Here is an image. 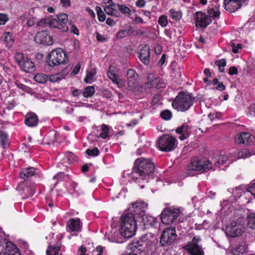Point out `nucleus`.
<instances>
[{
    "label": "nucleus",
    "mask_w": 255,
    "mask_h": 255,
    "mask_svg": "<svg viewBox=\"0 0 255 255\" xmlns=\"http://www.w3.org/2000/svg\"><path fill=\"white\" fill-rule=\"evenodd\" d=\"M216 89L217 90L222 91L225 89V86L223 83H221L219 84V85L216 87Z\"/></svg>",
    "instance_id": "64"
},
{
    "label": "nucleus",
    "mask_w": 255,
    "mask_h": 255,
    "mask_svg": "<svg viewBox=\"0 0 255 255\" xmlns=\"http://www.w3.org/2000/svg\"><path fill=\"white\" fill-rule=\"evenodd\" d=\"M154 169L155 165L151 159L139 158L135 160L129 177L137 183L147 182L152 178Z\"/></svg>",
    "instance_id": "1"
},
{
    "label": "nucleus",
    "mask_w": 255,
    "mask_h": 255,
    "mask_svg": "<svg viewBox=\"0 0 255 255\" xmlns=\"http://www.w3.org/2000/svg\"><path fill=\"white\" fill-rule=\"evenodd\" d=\"M247 190L249 193V196L250 193H251V195L255 197V180L250 183L249 187L247 188Z\"/></svg>",
    "instance_id": "46"
},
{
    "label": "nucleus",
    "mask_w": 255,
    "mask_h": 255,
    "mask_svg": "<svg viewBox=\"0 0 255 255\" xmlns=\"http://www.w3.org/2000/svg\"><path fill=\"white\" fill-rule=\"evenodd\" d=\"M175 131L176 133L180 134L179 138L181 140L187 138L191 132V127L187 123L183 124L180 127H178Z\"/></svg>",
    "instance_id": "16"
},
{
    "label": "nucleus",
    "mask_w": 255,
    "mask_h": 255,
    "mask_svg": "<svg viewBox=\"0 0 255 255\" xmlns=\"http://www.w3.org/2000/svg\"><path fill=\"white\" fill-rule=\"evenodd\" d=\"M231 46L232 48V52L234 53H237L240 50L242 49V45L240 43L236 44L235 42L231 43Z\"/></svg>",
    "instance_id": "47"
},
{
    "label": "nucleus",
    "mask_w": 255,
    "mask_h": 255,
    "mask_svg": "<svg viewBox=\"0 0 255 255\" xmlns=\"http://www.w3.org/2000/svg\"><path fill=\"white\" fill-rule=\"evenodd\" d=\"M128 32L127 30H123L119 31L117 34V37L118 39H122L128 36Z\"/></svg>",
    "instance_id": "53"
},
{
    "label": "nucleus",
    "mask_w": 255,
    "mask_h": 255,
    "mask_svg": "<svg viewBox=\"0 0 255 255\" xmlns=\"http://www.w3.org/2000/svg\"><path fill=\"white\" fill-rule=\"evenodd\" d=\"M35 169L33 167H28L23 169L20 173V176L22 179H26L28 177L35 174Z\"/></svg>",
    "instance_id": "27"
},
{
    "label": "nucleus",
    "mask_w": 255,
    "mask_h": 255,
    "mask_svg": "<svg viewBox=\"0 0 255 255\" xmlns=\"http://www.w3.org/2000/svg\"><path fill=\"white\" fill-rule=\"evenodd\" d=\"M134 22L135 23H145L141 17L138 15H135V18L134 19Z\"/></svg>",
    "instance_id": "63"
},
{
    "label": "nucleus",
    "mask_w": 255,
    "mask_h": 255,
    "mask_svg": "<svg viewBox=\"0 0 255 255\" xmlns=\"http://www.w3.org/2000/svg\"><path fill=\"white\" fill-rule=\"evenodd\" d=\"M11 33L9 32H5L3 35L4 40L7 44V46L8 47L11 46L13 42V39L11 37Z\"/></svg>",
    "instance_id": "37"
},
{
    "label": "nucleus",
    "mask_w": 255,
    "mask_h": 255,
    "mask_svg": "<svg viewBox=\"0 0 255 255\" xmlns=\"http://www.w3.org/2000/svg\"><path fill=\"white\" fill-rule=\"evenodd\" d=\"M95 88L93 86H87L85 87L83 91H82V95L84 97H91L95 93Z\"/></svg>",
    "instance_id": "31"
},
{
    "label": "nucleus",
    "mask_w": 255,
    "mask_h": 255,
    "mask_svg": "<svg viewBox=\"0 0 255 255\" xmlns=\"http://www.w3.org/2000/svg\"><path fill=\"white\" fill-rule=\"evenodd\" d=\"M138 222H142L147 227H154L156 223L157 219L148 215L144 214L138 218Z\"/></svg>",
    "instance_id": "23"
},
{
    "label": "nucleus",
    "mask_w": 255,
    "mask_h": 255,
    "mask_svg": "<svg viewBox=\"0 0 255 255\" xmlns=\"http://www.w3.org/2000/svg\"><path fill=\"white\" fill-rule=\"evenodd\" d=\"M96 10L97 13L99 20L101 22H103L106 19V15L100 6L96 7Z\"/></svg>",
    "instance_id": "42"
},
{
    "label": "nucleus",
    "mask_w": 255,
    "mask_h": 255,
    "mask_svg": "<svg viewBox=\"0 0 255 255\" xmlns=\"http://www.w3.org/2000/svg\"><path fill=\"white\" fill-rule=\"evenodd\" d=\"M70 29L72 32L78 35H79V30L76 26L73 24H71Z\"/></svg>",
    "instance_id": "61"
},
{
    "label": "nucleus",
    "mask_w": 255,
    "mask_h": 255,
    "mask_svg": "<svg viewBox=\"0 0 255 255\" xmlns=\"http://www.w3.org/2000/svg\"><path fill=\"white\" fill-rule=\"evenodd\" d=\"M177 235L174 228H165L160 237V244L162 246L171 245L176 239Z\"/></svg>",
    "instance_id": "12"
},
{
    "label": "nucleus",
    "mask_w": 255,
    "mask_h": 255,
    "mask_svg": "<svg viewBox=\"0 0 255 255\" xmlns=\"http://www.w3.org/2000/svg\"><path fill=\"white\" fill-rule=\"evenodd\" d=\"M201 241L199 236H195L191 242H189L188 244H192V245H198V243Z\"/></svg>",
    "instance_id": "57"
},
{
    "label": "nucleus",
    "mask_w": 255,
    "mask_h": 255,
    "mask_svg": "<svg viewBox=\"0 0 255 255\" xmlns=\"http://www.w3.org/2000/svg\"><path fill=\"white\" fill-rule=\"evenodd\" d=\"M128 84L130 87H134L138 80V75L135 71L132 69H129L128 70L127 73Z\"/></svg>",
    "instance_id": "21"
},
{
    "label": "nucleus",
    "mask_w": 255,
    "mask_h": 255,
    "mask_svg": "<svg viewBox=\"0 0 255 255\" xmlns=\"http://www.w3.org/2000/svg\"><path fill=\"white\" fill-rule=\"evenodd\" d=\"M8 20V18L6 14L0 13V25H4Z\"/></svg>",
    "instance_id": "56"
},
{
    "label": "nucleus",
    "mask_w": 255,
    "mask_h": 255,
    "mask_svg": "<svg viewBox=\"0 0 255 255\" xmlns=\"http://www.w3.org/2000/svg\"><path fill=\"white\" fill-rule=\"evenodd\" d=\"M120 232L122 236L128 238L134 235L136 230V222L138 218L128 210L121 216Z\"/></svg>",
    "instance_id": "2"
},
{
    "label": "nucleus",
    "mask_w": 255,
    "mask_h": 255,
    "mask_svg": "<svg viewBox=\"0 0 255 255\" xmlns=\"http://www.w3.org/2000/svg\"><path fill=\"white\" fill-rule=\"evenodd\" d=\"M184 249L191 255H204L202 246L199 245H192V244H187L184 247Z\"/></svg>",
    "instance_id": "20"
},
{
    "label": "nucleus",
    "mask_w": 255,
    "mask_h": 255,
    "mask_svg": "<svg viewBox=\"0 0 255 255\" xmlns=\"http://www.w3.org/2000/svg\"><path fill=\"white\" fill-rule=\"evenodd\" d=\"M0 142L1 145L4 147L8 143L7 135L5 132L2 130H0Z\"/></svg>",
    "instance_id": "41"
},
{
    "label": "nucleus",
    "mask_w": 255,
    "mask_h": 255,
    "mask_svg": "<svg viewBox=\"0 0 255 255\" xmlns=\"http://www.w3.org/2000/svg\"><path fill=\"white\" fill-rule=\"evenodd\" d=\"M252 141L251 135L248 132H241L235 137V142L237 144L250 145Z\"/></svg>",
    "instance_id": "19"
},
{
    "label": "nucleus",
    "mask_w": 255,
    "mask_h": 255,
    "mask_svg": "<svg viewBox=\"0 0 255 255\" xmlns=\"http://www.w3.org/2000/svg\"><path fill=\"white\" fill-rule=\"evenodd\" d=\"M57 19L51 17H48L41 19L38 22V26L48 25L52 27L57 28L60 29L62 32H67L68 30V27L67 23L68 21V17L67 14L61 13L57 15Z\"/></svg>",
    "instance_id": "5"
},
{
    "label": "nucleus",
    "mask_w": 255,
    "mask_h": 255,
    "mask_svg": "<svg viewBox=\"0 0 255 255\" xmlns=\"http://www.w3.org/2000/svg\"><path fill=\"white\" fill-rule=\"evenodd\" d=\"M177 144V141L174 137L165 134L159 138L158 147L163 151H170L175 149Z\"/></svg>",
    "instance_id": "9"
},
{
    "label": "nucleus",
    "mask_w": 255,
    "mask_h": 255,
    "mask_svg": "<svg viewBox=\"0 0 255 255\" xmlns=\"http://www.w3.org/2000/svg\"><path fill=\"white\" fill-rule=\"evenodd\" d=\"M104 10L106 12V13L108 15L114 16L115 17L119 16V13L118 11L112 7L110 6H106L104 8Z\"/></svg>",
    "instance_id": "35"
},
{
    "label": "nucleus",
    "mask_w": 255,
    "mask_h": 255,
    "mask_svg": "<svg viewBox=\"0 0 255 255\" xmlns=\"http://www.w3.org/2000/svg\"><path fill=\"white\" fill-rule=\"evenodd\" d=\"M11 245L12 246V248L14 249L15 250H13V253H7L5 252L0 253V255H20L19 253L17 252V249L14 246L11 242H8L7 243V245Z\"/></svg>",
    "instance_id": "51"
},
{
    "label": "nucleus",
    "mask_w": 255,
    "mask_h": 255,
    "mask_svg": "<svg viewBox=\"0 0 255 255\" xmlns=\"http://www.w3.org/2000/svg\"><path fill=\"white\" fill-rule=\"evenodd\" d=\"M107 76L114 83L117 85L121 84L122 80L118 77L116 73V68L114 66H111L110 67L109 70L107 73Z\"/></svg>",
    "instance_id": "25"
},
{
    "label": "nucleus",
    "mask_w": 255,
    "mask_h": 255,
    "mask_svg": "<svg viewBox=\"0 0 255 255\" xmlns=\"http://www.w3.org/2000/svg\"><path fill=\"white\" fill-rule=\"evenodd\" d=\"M243 218H240L238 222H234L226 227L227 234L233 238L240 236L244 232V227L242 223L243 221Z\"/></svg>",
    "instance_id": "11"
},
{
    "label": "nucleus",
    "mask_w": 255,
    "mask_h": 255,
    "mask_svg": "<svg viewBox=\"0 0 255 255\" xmlns=\"http://www.w3.org/2000/svg\"><path fill=\"white\" fill-rule=\"evenodd\" d=\"M147 207V204L142 201H137L132 204V206L129 208L128 211L134 214L138 218L141 215L145 214L144 211Z\"/></svg>",
    "instance_id": "13"
},
{
    "label": "nucleus",
    "mask_w": 255,
    "mask_h": 255,
    "mask_svg": "<svg viewBox=\"0 0 255 255\" xmlns=\"http://www.w3.org/2000/svg\"><path fill=\"white\" fill-rule=\"evenodd\" d=\"M80 68H81V65L79 63L73 68V70L72 71V73L74 74V75L78 74L79 73V72Z\"/></svg>",
    "instance_id": "59"
},
{
    "label": "nucleus",
    "mask_w": 255,
    "mask_h": 255,
    "mask_svg": "<svg viewBox=\"0 0 255 255\" xmlns=\"http://www.w3.org/2000/svg\"><path fill=\"white\" fill-rule=\"evenodd\" d=\"M158 24L162 27H165L167 25V17L165 15H161L158 20Z\"/></svg>",
    "instance_id": "45"
},
{
    "label": "nucleus",
    "mask_w": 255,
    "mask_h": 255,
    "mask_svg": "<svg viewBox=\"0 0 255 255\" xmlns=\"http://www.w3.org/2000/svg\"><path fill=\"white\" fill-rule=\"evenodd\" d=\"M87 76L84 79V81L87 84H91L96 80L95 76L97 73L96 70L94 68L90 70H87Z\"/></svg>",
    "instance_id": "28"
},
{
    "label": "nucleus",
    "mask_w": 255,
    "mask_h": 255,
    "mask_svg": "<svg viewBox=\"0 0 255 255\" xmlns=\"http://www.w3.org/2000/svg\"><path fill=\"white\" fill-rule=\"evenodd\" d=\"M34 79L36 82L43 84L47 81L48 77L44 74L38 73L35 76Z\"/></svg>",
    "instance_id": "36"
},
{
    "label": "nucleus",
    "mask_w": 255,
    "mask_h": 255,
    "mask_svg": "<svg viewBox=\"0 0 255 255\" xmlns=\"http://www.w3.org/2000/svg\"><path fill=\"white\" fill-rule=\"evenodd\" d=\"M27 57L25 56L22 53L17 52L14 55V59L18 65L21 68L22 65L24 63L26 59H27Z\"/></svg>",
    "instance_id": "29"
},
{
    "label": "nucleus",
    "mask_w": 255,
    "mask_h": 255,
    "mask_svg": "<svg viewBox=\"0 0 255 255\" xmlns=\"http://www.w3.org/2000/svg\"><path fill=\"white\" fill-rule=\"evenodd\" d=\"M20 69L25 72L31 73L35 71V67L34 63L29 58H27L22 65Z\"/></svg>",
    "instance_id": "26"
},
{
    "label": "nucleus",
    "mask_w": 255,
    "mask_h": 255,
    "mask_svg": "<svg viewBox=\"0 0 255 255\" xmlns=\"http://www.w3.org/2000/svg\"><path fill=\"white\" fill-rule=\"evenodd\" d=\"M228 160L229 157L227 155L221 154L217 159H213L211 162L208 160H194L191 162L188 168L190 170L205 172L212 168V162L215 165L217 166L224 164Z\"/></svg>",
    "instance_id": "4"
},
{
    "label": "nucleus",
    "mask_w": 255,
    "mask_h": 255,
    "mask_svg": "<svg viewBox=\"0 0 255 255\" xmlns=\"http://www.w3.org/2000/svg\"><path fill=\"white\" fill-rule=\"evenodd\" d=\"M59 250V247L49 246L46 251V254L47 255H51L52 254V252H53L52 255H58Z\"/></svg>",
    "instance_id": "44"
},
{
    "label": "nucleus",
    "mask_w": 255,
    "mask_h": 255,
    "mask_svg": "<svg viewBox=\"0 0 255 255\" xmlns=\"http://www.w3.org/2000/svg\"><path fill=\"white\" fill-rule=\"evenodd\" d=\"M102 132H101L99 135V137H101L103 139H106L107 138L110 137L109 134V127L105 124H103L102 127Z\"/></svg>",
    "instance_id": "34"
},
{
    "label": "nucleus",
    "mask_w": 255,
    "mask_h": 255,
    "mask_svg": "<svg viewBox=\"0 0 255 255\" xmlns=\"http://www.w3.org/2000/svg\"><path fill=\"white\" fill-rule=\"evenodd\" d=\"M62 78V75L60 73H57L56 74L52 75L50 77V81L52 82H55Z\"/></svg>",
    "instance_id": "54"
},
{
    "label": "nucleus",
    "mask_w": 255,
    "mask_h": 255,
    "mask_svg": "<svg viewBox=\"0 0 255 255\" xmlns=\"http://www.w3.org/2000/svg\"><path fill=\"white\" fill-rule=\"evenodd\" d=\"M160 80L158 78H155L151 81H149V85L150 87H155L156 88H159L161 87V86L158 85V83H159Z\"/></svg>",
    "instance_id": "52"
},
{
    "label": "nucleus",
    "mask_w": 255,
    "mask_h": 255,
    "mask_svg": "<svg viewBox=\"0 0 255 255\" xmlns=\"http://www.w3.org/2000/svg\"><path fill=\"white\" fill-rule=\"evenodd\" d=\"M47 58L48 65L52 67L66 64L68 61L66 54L61 48L53 50L48 54Z\"/></svg>",
    "instance_id": "8"
},
{
    "label": "nucleus",
    "mask_w": 255,
    "mask_h": 255,
    "mask_svg": "<svg viewBox=\"0 0 255 255\" xmlns=\"http://www.w3.org/2000/svg\"><path fill=\"white\" fill-rule=\"evenodd\" d=\"M252 154L247 149H244L240 151L238 153L239 158H246L250 157Z\"/></svg>",
    "instance_id": "49"
},
{
    "label": "nucleus",
    "mask_w": 255,
    "mask_h": 255,
    "mask_svg": "<svg viewBox=\"0 0 255 255\" xmlns=\"http://www.w3.org/2000/svg\"><path fill=\"white\" fill-rule=\"evenodd\" d=\"M157 241L151 234L146 235V237H143L140 240L133 242L130 245V248L134 252H151L155 248Z\"/></svg>",
    "instance_id": "6"
},
{
    "label": "nucleus",
    "mask_w": 255,
    "mask_h": 255,
    "mask_svg": "<svg viewBox=\"0 0 255 255\" xmlns=\"http://www.w3.org/2000/svg\"><path fill=\"white\" fill-rule=\"evenodd\" d=\"M97 40L100 42H104L108 40V38L105 35L100 34L98 32H96Z\"/></svg>",
    "instance_id": "55"
},
{
    "label": "nucleus",
    "mask_w": 255,
    "mask_h": 255,
    "mask_svg": "<svg viewBox=\"0 0 255 255\" xmlns=\"http://www.w3.org/2000/svg\"><path fill=\"white\" fill-rule=\"evenodd\" d=\"M67 230L70 232H79L82 229V223L80 220L77 219H70L67 224Z\"/></svg>",
    "instance_id": "18"
},
{
    "label": "nucleus",
    "mask_w": 255,
    "mask_h": 255,
    "mask_svg": "<svg viewBox=\"0 0 255 255\" xmlns=\"http://www.w3.org/2000/svg\"><path fill=\"white\" fill-rule=\"evenodd\" d=\"M215 65L218 67V69L220 72H223L224 71V68L226 65V61L225 59H222L220 60L215 61Z\"/></svg>",
    "instance_id": "43"
},
{
    "label": "nucleus",
    "mask_w": 255,
    "mask_h": 255,
    "mask_svg": "<svg viewBox=\"0 0 255 255\" xmlns=\"http://www.w3.org/2000/svg\"><path fill=\"white\" fill-rule=\"evenodd\" d=\"M165 57H166L165 54H163L162 55L161 58L160 59V60H159V61L158 62V65L159 67H161L165 63Z\"/></svg>",
    "instance_id": "60"
},
{
    "label": "nucleus",
    "mask_w": 255,
    "mask_h": 255,
    "mask_svg": "<svg viewBox=\"0 0 255 255\" xmlns=\"http://www.w3.org/2000/svg\"><path fill=\"white\" fill-rule=\"evenodd\" d=\"M180 214L178 209L166 208L161 213V220L164 224L169 225L173 223Z\"/></svg>",
    "instance_id": "10"
},
{
    "label": "nucleus",
    "mask_w": 255,
    "mask_h": 255,
    "mask_svg": "<svg viewBox=\"0 0 255 255\" xmlns=\"http://www.w3.org/2000/svg\"><path fill=\"white\" fill-rule=\"evenodd\" d=\"M194 98L191 94L180 92L172 101V106L174 109L180 112H185L193 105Z\"/></svg>",
    "instance_id": "7"
},
{
    "label": "nucleus",
    "mask_w": 255,
    "mask_h": 255,
    "mask_svg": "<svg viewBox=\"0 0 255 255\" xmlns=\"http://www.w3.org/2000/svg\"><path fill=\"white\" fill-rule=\"evenodd\" d=\"M69 175L68 174L65 175L63 172H60L56 174L54 176H53V180H56V182L54 184V186L56 185V184H57L58 182L59 181H61L62 180L66 179H69Z\"/></svg>",
    "instance_id": "39"
},
{
    "label": "nucleus",
    "mask_w": 255,
    "mask_h": 255,
    "mask_svg": "<svg viewBox=\"0 0 255 255\" xmlns=\"http://www.w3.org/2000/svg\"><path fill=\"white\" fill-rule=\"evenodd\" d=\"M214 3H215V4L212 3L209 6L208 15L201 11L196 12V24L197 26L205 27L211 23V17L214 19L219 18L220 14V4L216 1H215Z\"/></svg>",
    "instance_id": "3"
},
{
    "label": "nucleus",
    "mask_w": 255,
    "mask_h": 255,
    "mask_svg": "<svg viewBox=\"0 0 255 255\" xmlns=\"http://www.w3.org/2000/svg\"><path fill=\"white\" fill-rule=\"evenodd\" d=\"M38 119L37 115L33 113H28L25 118V124L28 127H35L37 125Z\"/></svg>",
    "instance_id": "24"
},
{
    "label": "nucleus",
    "mask_w": 255,
    "mask_h": 255,
    "mask_svg": "<svg viewBox=\"0 0 255 255\" xmlns=\"http://www.w3.org/2000/svg\"><path fill=\"white\" fill-rule=\"evenodd\" d=\"M139 59L145 65H148L150 59V48L148 45H144L140 49Z\"/></svg>",
    "instance_id": "22"
},
{
    "label": "nucleus",
    "mask_w": 255,
    "mask_h": 255,
    "mask_svg": "<svg viewBox=\"0 0 255 255\" xmlns=\"http://www.w3.org/2000/svg\"><path fill=\"white\" fill-rule=\"evenodd\" d=\"M86 153L89 155L95 156H97V155H99V150L98 149V148L95 147V148H93L92 149H88L86 150Z\"/></svg>",
    "instance_id": "50"
},
{
    "label": "nucleus",
    "mask_w": 255,
    "mask_h": 255,
    "mask_svg": "<svg viewBox=\"0 0 255 255\" xmlns=\"http://www.w3.org/2000/svg\"><path fill=\"white\" fill-rule=\"evenodd\" d=\"M248 226L251 229H255V213H251L247 217Z\"/></svg>",
    "instance_id": "32"
},
{
    "label": "nucleus",
    "mask_w": 255,
    "mask_h": 255,
    "mask_svg": "<svg viewBox=\"0 0 255 255\" xmlns=\"http://www.w3.org/2000/svg\"><path fill=\"white\" fill-rule=\"evenodd\" d=\"M229 74L231 75L237 74L238 68L235 66H232L230 67L229 70Z\"/></svg>",
    "instance_id": "58"
},
{
    "label": "nucleus",
    "mask_w": 255,
    "mask_h": 255,
    "mask_svg": "<svg viewBox=\"0 0 255 255\" xmlns=\"http://www.w3.org/2000/svg\"><path fill=\"white\" fill-rule=\"evenodd\" d=\"M117 7L123 14L128 15H130L131 14V10L130 8L125 5H121L118 4L117 5Z\"/></svg>",
    "instance_id": "40"
},
{
    "label": "nucleus",
    "mask_w": 255,
    "mask_h": 255,
    "mask_svg": "<svg viewBox=\"0 0 255 255\" xmlns=\"http://www.w3.org/2000/svg\"><path fill=\"white\" fill-rule=\"evenodd\" d=\"M23 195L25 197H28L33 196L35 192V190L34 186H26L23 189ZM23 194V193H21Z\"/></svg>",
    "instance_id": "33"
},
{
    "label": "nucleus",
    "mask_w": 255,
    "mask_h": 255,
    "mask_svg": "<svg viewBox=\"0 0 255 255\" xmlns=\"http://www.w3.org/2000/svg\"><path fill=\"white\" fill-rule=\"evenodd\" d=\"M233 195L237 199L242 197H244L247 200V203L249 202V193L247 188L243 186H240L233 189Z\"/></svg>",
    "instance_id": "17"
},
{
    "label": "nucleus",
    "mask_w": 255,
    "mask_h": 255,
    "mask_svg": "<svg viewBox=\"0 0 255 255\" xmlns=\"http://www.w3.org/2000/svg\"><path fill=\"white\" fill-rule=\"evenodd\" d=\"M34 40L37 43L44 45H51L53 43L52 37L44 31L37 32L35 36Z\"/></svg>",
    "instance_id": "14"
},
{
    "label": "nucleus",
    "mask_w": 255,
    "mask_h": 255,
    "mask_svg": "<svg viewBox=\"0 0 255 255\" xmlns=\"http://www.w3.org/2000/svg\"><path fill=\"white\" fill-rule=\"evenodd\" d=\"M161 117L165 120H169L172 117V113L169 110H164L160 114Z\"/></svg>",
    "instance_id": "48"
},
{
    "label": "nucleus",
    "mask_w": 255,
    "mask_h": 255,
    "mask_svg": "<svg viewBox=\"0 0 255 255\" xmlns=\"http://www.w3.org/2000/svg\"><path fill=\"white\" fill-rule=\"evenodd\" d=\"M64 161L65 162H67L68 164H72L74 161L77 160V157L75 156V155L74 153H68L65 158L64 159Z\"/></svg>",
    "instance_id": "38"
},
{
    "label": "nucleus",
    "mask_w": 255,
    "mask_h": 255,
    "mask_svg": "<svg viewBox=\"0 0 255 255\" xmlns=\"http://www.w3.org/2000/svg\"><path fill=\"white\" fill-rule=\"evenodd\" d=\"M247 0H225V8L231 12H233L238 9L242 6V2Z\"/></svg>",
    "instance_id": "15"
},
{
    "label": "nucleus",
    "mask_w": 255,
    "mask_h": 255,
    "mask_svg": "<svg viewBox=\"0 0 255 255\" xmlns=\"http://www.w3.org/2000/svg\"><path fill=\"white\" fill-rule=\"evenodd\" d=\"M145 1L144 0H138L136 2V6L138 7H142L145 5Z\"/></svg>",
    "instance_id": "62"
},
{
    "label": "nucleus",
    "mask_w": 255,
    "mask_h": 255,
    "mask_svg": "<svg viewBox=\"0 0 255 255\" xmlns=\"http://www.w3.org/2000/svg\"><path fill=\"white\" fill-rule=\"evenodd\" d=\"M171 18L176 21L179 20L182 17V12L180 10L171 8L169 10Z\"/></svg>",
    "instance_id": "30"
}]
</instances>
